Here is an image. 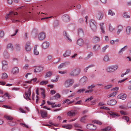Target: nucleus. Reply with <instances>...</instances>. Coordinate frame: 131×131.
<instances>
[{"instance_id": "obj_1", "label": "nucleus", "mask_w": 131, "mask_h": 131, "mask_svg": "<svg viewBox=\"0 0 131 131\" xmlns=\"http://www.w3.org/2000/svg\"><path fill=\"white\" fill-rule=\"evenodd\" d=\"M17 14L12 11H10L9 14H7L6 16V19L7 20L9 18L13 23L24 22L26 20L25 16L24 15H17Z\"/></svg>"}, {"instance_id": "obj_2", "label": "nucleus", "mask_w": 131, "mask_h": 131, "mask_svg": "<svg viewBox=\"0 0 131 131\" xmlns=\"http://www.w3.org/2000/svg\"><path fill=\"white\" fill-rule=\"evenodd\" d=\"M90 24L91 28L93 31H95L97 29L96 22L93 20H91L90 21Z\"/></svg>"}, {"instance_id": "obj_3", "label": "nucleus", "mask_w": 131, "mask_h": 131, "mask_svg": "<svg viewBox=\"0 0 131 131\" xmlns=\"http://www.w3.org/2000/svg\"><path fill=\"white\" fill-rule=\"evenodd\" d=\"M118 66L117 65L112 66L108 67L106 69L108 72H111L115 71L117 69Z\"/></svg>"}, {"instance_id": "obj_4", "label": "nucleus", "mask_w": 131, "mask_h": 131, "mask_svg": "<svg viewBox=\"0 0 131 131\" xmlns=\"http://www.w3.org/2000/svg\"><path fill=\"white\" fill-rule=\"evenodd\" d=\"M88 79L85 76H84L82 77L79 81V84L81 85H84L87 81Z\"/></svg>"}, {"instance_id": "obj_5", "label": "nucleus", "mask_w": 131, "mask_h": 131, "mask_svg": "<svg viewBox=\"0 0 131 131\" xmlns=\"http://www.w3.org/2000/svg\"><path fill=\"white\" fill-rule=\"evenodd\" d=\"M63 35L64 38L68 42H71L72 41V40L71 37L66 31L63 32Z\"/></svg>"}, {"instance_id": "obj_6", "label": "nucleus", "mask_w": 131, "mask_h": 131, "mask_svg": "<svg viewBox=\"0 0 131 131\" xmlns=\"http://www.w3.org/2000/svg\"><path fill=\"white\" fill-rule=\"evenodd\" d=\"M103 16L104 14L101 12L97 11L96 13L95 17L99 20H101L102 19Z\"/></svg>"}, {"instance_id": "obj_7", "label": "nucleus", "mask_w": 131, "mask_h": 131, "mask_svg": "<svg viewBox=\"0 0 131 131\" xmlns=\"http://www.w3.org/2000/svg\"><path fill=\"white\" fill-rule=\"evenodd\" d=\"M73 83V80L68 79L65 81L64 85L66 87H69L72 85Z\"/></svg>"}, {"instance_id": "obj_8", "label": "nucleus", "mask_w": 131, "mask_h": 131, "mask_svg": "<svg viewBox=\"0 0 131 131\" xmlns=\"http://www.w3.org/2000/svg\"><path fill=\"white\" fill-rule=\"evenodd\" d=\"M31 87L28 89V92H25V95L24 96V98L27 100H31L30 98L29 97L31 94V91L30 88Z\"/></svg>"}, {"instance_id": "obj_9", "label": "nucleus", "mask_w": 131, "mask_h": 131, "mask_svg": "<svg viewBox=\"0 0 131 131\" xmlns=\"http://www.w3.org/2000/svg\"><path fill=\"white\" fill-rule=\"evenodd\" d=\"M29 41H27L25 45V48L26 51H29L31 50V47Z\"/></svg>"}, {"instance_id": "obj_10", "label": "nucleus", "mask_w": 131, "mask_h": 131, "mask_svg": "<svg viewBox=\"0 0 131 131\" xmlns=\"http://www.w3.org/2000/svg\"><path fill=\"white\" fill-rule=\"evenodd\" d=\"M74 95L73 94H72L71 95L68 97L69 99L65 100L63 102L64 103H67L68 104H70L73 102V100L71 101V99L73 98V96Z\"/></svg>"}, {"instance_id": "obj_11", "label": "nucleus", "mask_w": 131, "mask_h": 131, "mask_svg": "<svg viewBox=\"0 0 131 131\" xmlns=\"http://www.w3.org/2000/svg\"><path fill=\"white\" fill-rule=\"evenodd\" d=\"M63 20L65 22H67L70 21V18L68 15L65 14L63 15L62 16Z\"/></svg>"}, {"instance_id": "obj_12", "label": "nucleus", "mask_w": 131, "mask_h": 131, "mask_svg": "<svg viewBox=\"0 0 131 131\" xmlns=\"http://www.w3.org/2000/svg\"><path fill=\"white\" fill-rule=\"evenodd\" d=\"M43 70V67L40 66H39L36 67L34 69V72L35 73H39L41 72Z\"/></svg>"}, {"instance_id": "obj_13", "label": "nucleus", "mask_w": 131, "mask_h": 131, "mask_svg": "<svg viewBox=\"0 0 131 131\" xmlns=\"http://www.w3.org/2000/svg\"><path fill=\"white\" fill-rule=\"evenodd\" d=\"M38 37L40 40H43L46 37L45 33L43 32L40 33L38 35Z\"/></svg>"}, {"instance_id": "obj_14", "label": "nucleus", "mask_w": 131, "mask_h": 131, "mask_svg": "<svg viewBox=\"0 0 131 131\" xmlns=\"http://www.w3.org/2000/svg\"><path fill=\"white\" fill-rule=\"evenodd\" d=\"M123 30V26L121 25H118L117 27V30L116 34L119 35Z\"/></svg>"}, {"instance_id": "obj_15", "label": "nucleus", "mask_w": 131, "mask_h": 131, "mask_svg": "<svg viewBox=\"0 0 131 131\" xmlns=\"http://www.w3.org/2000/svg\"><path fill=\"white\" fill-rule=\"evenodd\" d=\"M87 128L91 130H94L96 129V126L92 124H88L87 125Z\"/></svg>"}, {"instance_id": "obj_16", "label": "nucleus", "mask_w": 131, "mask_h": 131, "mask_svg": "<svg viewBox=\"0 0 131 131\" xmlns=\"http://www.w3.org/2000/svg\"><path fill=\"white\" fill-rule=\"evenodd\" d=\"M81 71V70L79 68H75L74 69V77H78Z\"/></svg>"}, {"instance_id": "obj_17", "label": "nucleus", "mask_w": 131, "mask_h": 131, "mask_svg": "<svg viewBox=\"0 0 131 131\" xmlns=\"http://www.w3.org/2000/svg\"><path fill=\"white\" fill-rule=\"evenodd\" d=\"M6 48L7 49L11 51H12L14 50L13 45L11 43H8L7 45Z\"/></svg>"}, {"instance_id": "obj_18", "label": "nucleus", "mask_w": 131, "mask_h": 131, "mask_svg": "<svg viewBox=\"0 0 131 131\" xmlns=\"http://www.w3.org/2000/svg\"><path fill=\"white\" fill-rule=\"evenodd\" d=\"M19 72V68L17 67L13 68L12 71V73L13 75H16Z\"/></svg>"}, {"instance_id": "obj_19", "label": "nucleus", "mask_w": 131, "mask_h": 131, "mask_svg": "<svg viewBox=\"0 0 131 131\" xmlns=\"http://www.w3.org/2000/svg\"><path fill=\"white\" fill-rule=\"evenodd\" d=\"M116 101L114 99H111L108 100L107 102L108 105H113L116 103Z\"/></svg>"}, {"instance_id": "obj_20", "label": "nucleus", "mask_w": 131, "mask_h": 131, "mask_svg": "<svg viewBox=\"0 0 131 131\" xmlns=\"http://www.w3.org/2000/svg\"><path fill=\"white\" fill-rule=\"evenodd\" d=\"M50 43L46 41H44L42 44V47L44 49H47L49 46Z\"/></svg>"}, {"instance_id": "obj_21", "label": "nucleus", "mask_w": 131, "mask_h": 131, "mask_svg": "<svg viewBox=\"0 0 131 131\" xmlns=\"http://www.w3.org/2000/svg\"><path fill=\"white\" fill-rule=\"evenodd\" d=\"M108 113L112 118L117 117L119 116L117 114L112 111L108 112Z\"/></svg>"}, {"instance_id": "obj_22", "label": "nucleus", "mask_w": 131, "mask_h": 131, "mask_svg": "<svg viewBox=\"0 0 131 131\" xmlns=\"http://www.w3.org/2000/svg\"><path fill=\"white\" fill-rule=\"evenodd\" d=\"M77 43L78 45L82 46L84 43V41L82 38H80L77 40Z\"/></svg>"}, {"instance_id": "obj_23", "label": "nucleus", "mask_w": 131, "mask_h": 131, "mask_svg": "<svg viewBox=\"0 0 131 131\" xmlns=\"http://www.w3.org/2000/svg\"><path fill=\"white\" fill-rule=\"evenodd\" d=\"M3 56L6 59H8L10 58V55L6 50H5L4 52Z\"/></svg>"}, {"instance_id": "obj_24", "label": "nucleus", "mask_w": 131, "mask_h": 131, "mask_svg": "<svg viewBox=\"0 0 131 131\" xmlns=\"http://www.w3.org/2000/svg\"><path fill=\"white\" fill-rule=\"evenodd\" d=\"M131 30V27L130 26H128L126 27L125 31L126 35H129L130 34Z\"/></svg>"}, {"instance_id": "obj_25", "label": "nucleus", "mask_w": 131, "mask_h": 131, "mask_svg": "<svg viewBox=\"0 0 131 131\" xmlns=\"http://www.w3.org/2000/svg\"><path fill=\"white\" fill-rule=\"evenodd\" d=\"M34 54L35 55H38L39 54V52L37 49V46L35 45L34 47L33 51Z\"/></svg>"}, {"instance_id": "obj_26", "label": "nucleus", "mask_w": 131, "mask_h": 131, "mask_svg": "<svg viewBox=\"0 0 131 131\" xmlns=\"http://www.w3.org/2000/svg\"><path fill=\"white\" fill-rule=\"evenodd\" d=\"M127 46H125L122 48L121 50L119 51L118 53L119 54H123V52L127 48Z\"/></svg>"}, {"instance_id": "obj_27", "label": "nucleus", "mask_w": 131, "mask_h": 131, "mask_svg": "<svg viewBox=\"0 0 131 131\" xmlns=\"http://www.w3.org/2000/svg\"><path fill=\"white\" fill-rule=\"evenodd\" d=\"M71 53V51L70 50H67L65 53L63 54V56L64 57H66L69 56Z\"/></svg>"}, {"instance_id": "obj_28", "label": "nucleus", "mask_w": 131, "mask_h": 131, "mask_svg": "<svg viewBox=\"0 0 131 131\" xmlns=\"http://www.w3.org/2000/svg\"><path fill=\"white\" fill-rule=\"evenodd\" d=\"M78 33L79 36H84V34L82 29H79L78 30Z\"/></svg>"}, {"instance_id": "obj_29", "label": "nucleus", "mask_w": 131, "mask_h": 131, "mask_svg": "<svg viewBox=\"0 0 131 131\" xmlns=\"http://www.w3.org/2000/svg\"><path fill=\"white\" fill-rule=\"evenodd\" d=\"M118 98L122 100H124L126 98V95L124 94H121L118 96Z\"/></svg>"}, {"instance_id": "obj_30", "label": "nucleus", "mask_w": 131, "mask_h": 131, "mask_svg": "<svg viewBox=\"0 0 131 131\" xmlns=\"http://www.w3.org/2000/svg\"><path fill=\"white\" fill-rule=\"evenodd\" d=\"M40 114L42 117L44 118L47 116V112L44 110L41 111H40Z\"/></svg>"}, {"instance_id": "obj_31", "label": "nucleus", "mask_w": 131, "mask_h": 131, "mask_svg": "<svg viewBox=\"0 0 131 131\" xmlns=\"http://www.w3.org/2000/svg\"><path fill=\"white\" fill-rule=\"evenodd\" d=\"M103 60L105 62H107L109 61L110 60V59L108 55H105L104 56Z\"/></svg>"}, {"instance_id": "obj_32", "label": "nucleus", "mask_w": 131, "mask_h": 131, "mask_svg": "<svg viewBox=\"0 0 131 131\" xmlns=\"http://www.w3.org/2000/svg\"><path fill=\"white\" fill-rule=\"evenodd\" d=\"M62 127L63 128L68 129H70L72 128V126L71 125H66L62 126Z\"/></svg>"}, {"instance_id": "obj_33", "label": "nucleus", "mask_w": 131, "mask_h": 131, "mask_svg": "<svg viewBox=\"0 0 131 131\" xmlns=\"http://www.w3.org/2000/svg\"><path fill=\"white\" fill-rule=\"evenodd\" d=\"M104 24V23H101L100 24V26L101 29V30H102V32L103 33H105V31L104 30V27L103 26Z\"/></svg>"}, {"instance_id": "obj_34", "label": "nucleus", "mask_w": 131, "mask_h": 131, "mask_svg": "<svg viewBox=\"0 0 131 131\" xmlns=\"http://www.w3.org/2000/svg\"><path fill=\"white\" fill-rule=\"evenodd\" d=\"M108 14L111 16H114L115 15V13L111 9H109L108 11Z\"/></svg>"}, {"instance_id": "obj_35", "label": "nucleus", "mask_w": 131, "mask_h": 131, "mask_svg": "<svg viewBox=\"0 0 131 131\" xmlns=\"http://www.w3.org/2000/svg\"><path fill=\"white\" fill-rule=\"evenodd\" d=\"M49 123L50 125L46 124L43 125H45V126H51V125H52L56 127H57V126H58V124H54V123H53V122H51V121L49 122Z\"/></svg>"}, {"instance_id": "obj_36", "label": "nucleus", "mask_w": 131, "mask_h": 131, "mask_svg": "<svg viewBox=\"0 0 131 131\" xmlns=\"http://www.w3.org/2000/svg\"><path fill=\"white\" fill-rule=\"evenodd\" d=\"M87 117L86 115H85L82 117L80 119V121L82 122H85L86 121V118Z\"/></svg>"}, {"instance_id": "obj_37", "label": "nucleus", "mask_w": 131, "mask_h": 131, "mask_svg": "<svg viewBox=\"0 0 131 131\" xmlns=\"http://www.w3.org/2000/svg\"><path fill=\"white\" fill-rule=\"evenodd\" d=\"M15 48L16 51H19L20 49V46L19 44H16L15 45Z\"/></svg>"}, {"instance_id": "obj_38", "label": "nucleus", "mask_w": 131, "mask_h": 131, "mask_svg": "<svg viewBox=\"0 0 131 131\" xmlns=\"http://www.w3.org/2000/svg\"><path fill=\"white\" fill-rule=\"evenodd\" d=\"M109 30L110 32H112L115 29V28L113 27L111 24H109L108 25Z\"/></svg>"}, {"instance_id": "obj_39", "label": "nucleus", "mask_w": 131, "mask_h": 131, "mask_svg": "<svg viewBox=\"0 0 131 131\" xmlns=\"http://www.w3.org/2000/svg\"><path fill=\"white\" fill-rule=\"evenodd\" d=\"M112 86L113 85L112 84H109L105 86L104 88L105 90H108L112 88Z\"/></svg>"}, {"instance_id": "obj_40", "label": "nucleus", "mask_w": 131, "mask_h": 131, "mask_svg": "<svg viewBox=\"0 0 131 131\" xmlns=\"http://www.w3.org/2000/svg\"><path fill=\"white\" fill-rule=\"evenodd\" d=\"M117 92L114 91L113 93H111L110 94L108 95L107 97L108 98H110L112 96H115L117 94Z\"/></svg>"}, {"instance_id": "obj_41", "label": "nucleus", "mask_w": 131, "mask_h": 131, "mask_svg": "<svg viewBox=\"0 0 131 131\" xmlns=\"http://www.w3.org/2000/svg\"><path fill=\"white\" fill-rule=\"evenodd\" d=\"M52 72L51 71H49L47 72L45 75V78L50 77L52 75Z\"/></svg>"}, {"instance_id": "obj_42", "label": "nucleus", "mask_w": 131, "mask_h": 131, "mask_svg": "<svg viewBox=\"0 0 131 131\" xmlns=\"http://www.w3.org/2000/svg\"><path fill=\"white\" fill-rule=\"evenodd\" d=\"M8 123L10 125L14 126L16 124V122L11 121H9L8 122Z\"/></svg>"}, {"instance_id": "obj_43", "label": "nucleus", "mask_w": 131, "mask_h": 131, "mask_svg": "<svg viewBox=\"0 0 131 131\" xmlns=\"http://www.w3.org/2000/svg\"><path fill=\"white\" fill-rule=\"evenodd\" d=\"M93 39L94 41L98 42L100 40V38L98 36H95L93 37Z\"/></svg>"}, {"instance_id": "obj_44", "label": "nucleus", "mask_w": 131, "mask_h": 131, "mask_svg": "<svg viewBox=\"0 0 131 131\" xmlns=\"http://www.w3.org/2000/svg\"><path fill=\"white\" fill-rule=\"evenodd\" d=\"M123 17L125 18H130V16L128 15L127 13L125 12L123 15Z\"/></svg>"}, {"instance_id": "obj_45", "label": "nucleus", "mask_w": 131, "mask_h": 131, "mask_svg": "<svg viewBox=\"0 0 131 131\" xmlns=\"http://www.w3.org/2000/svg\"><path fill=\"white\" fill-rule=\"evenodd\" d=\"M40 90L41 91V94L42 95V97L43 99L45 98V91L43 89L41 88H40Z\"/></svg>"}, {"instance_id": "obj_46", "label": "nucleus", "mask_w": 131, "mask_h": 131, "mask_svg": "<svg viewBox=\"0 0 131 131\" xmlns=\"http://www.w3.org/2000/svg\"><path fill=\"white\" fill-rule=\"evenodd\" d=\"M4 117L7 120H10V121H12L13 119V117L11 116L6 115Z\"/></svg>"}, {"instance_id": "obj_47", "label": "nucleus", "mask_w": 131, "mask_h": 131, "mask_svg": "<svg viewBox=\"0 0 131 131\" xmlns=\"http://www.w3.org/2000/svg\"><path fill=\"white\" fill-rule=\"evenodd\" d=\"M48 82V80H43L40 82V85H45L47 84Z\"/></svg>"}, {"instance_id": "obj_48", "label": "nucleus", "mask_w": 131, "mask_h": 131, "mask_svg": "<svg viewBox=\"0 0 131 131\" xmlns=\"http://www.w3.org/2000/svg\"><path fill=\"white\" fill-rule=\"evenodd\" d=\"M65 63H62L60 64L58 66V69H60L62 68L63 67L66 66Z\"/></svg>"}, {"instance_id": "obj_49", "label": "nucleus", "mask_w": 131, "mask_h": 131, "mask_svg": "<svg viewBox=\"0 0 131 131\" xmlns=\"http://www.w3.org/2000/svg\"><path fill=\"white\" fill-rule=\"evenodd\" d=\"M73 114L74 111H69L67 113V115L70 116H72Z\"/></svg>"}, {"instance_id": "obj_50", "label": "nucleus", "mask_w": 131, "mask_h": 131, "mask_svg": "<svg viewBox=\"0 0 131 131\" xmlns=\"http://www.w3.org/2000/svg\"><path fill=\"white\" fill-rule=\"evenodd\" d=\"M8 77L7 74L5 73H3L2 74V78L3 79H6Z\"/></svg>"}, {"instance_id": "obj_51", "label": "nucleus", "mask_w": 131, "mask_h": 131, "mask_svg": "<svg viewBox=\"0 0 131 131\" xmlns=\"http://www.w3.org/2000/svg\"><path fill=\"white\" fill-rule=\"evenodd\" d=\"M112 127L110 126H108L102 129V130L103 131H108L111 129Z\"/></svg>"}, {"instance_id": "obj_52", "label": "nucleus", "mask_w": 131, "mask_h": 131, "mask_svg": "<svg viewBox=\"0 0 131 131\" xmlns=\"http://www.w3.org/2000/svg\"><path fill=\"white\" fill-rule=\"evenodd\" d=\"M80 109V108L79 107L76 108L74 107V116L77 114L79 112L77 110H79Z\"/></svg>"}, {"instance_id": "obj_53", "label": "nucleus", "mask_w": 131, "mask_h": 131, "mask_svg": "<svg viewBox=\"0 0 131 131\" xmlns=\"http://www.w3.org/2000/svg\"><path fill=\"white\" fill-rule=\"evenodd\" d=\"M68 72V71L65 70L63 71H59L58 73L61 74H63L67 73Z\"/></svg>"}, {"instance_id": "obj_54", "label": "nucleus", "mask_w": 131, "mask_h": 131, "mask_svg": "<svg viewBox=\"0 0 131 131\" xmlns=\"http://www.w3.org/2000/svg\"><path fill=\"white\" fill-rule=\"evenodd\" d=\"M119 107L120 108L123 109H125L127 108L126 106L124 104L120 105Z\"/></svg>"}, {"instance_id": "obj_55", "label": "nucleus", "mask_w": 131, "mask_h": 131, "mask_svg": "<svg viewBox=\"0 0 131 131\" xmlns=\"http://www.w3.org/2000/svg\"><path fill=\"white\" fill-rule=\"evenodd\" d=\"M8 68L7 65H3L2 66V69L3 70L5 71L7 70Z\"/></svg>"}, {"instance_id": "obj_56", "label": "nucleus", "mask_w": 131, "mask_h": 131, "mask_svg": "<svg viewBox=\"0 0 131 131\" xmlns=\"http://www.w3.org/2000/svg\"><path fill=\"white\" fill-rule=\"evenodd\" d=\"M4 33L3 31H0V39L4 37Z\"/></svg>"}, {"instance_id": "obj_57", "label": "nucleus", "mask_w": 131, "mask_h": 131, "mask_svg": "<svg viewBox=\"0 0 131 131\" xmlns=\"http://www.w3.org/2000/svg\"><path fill=\"white\" fill-rule=\"evenodd\" d=\"M108 47V45H106L102 49V52H104Z\"/></svg>"}, {"instance_id": "obj_58", "label": "nucleus", "mask_w": 131, "mask_h": 131, "mask_svg": "<svg viewBox=\"0 0 131 131\" xmlns=\"http://www.w3.org/2000/svg\"><path fill=\"white\" fill-rule=\"evenodd\" d=\"M20 125L23 127H25L26 128H28V126L26 124L24 123H20Z\"/></svg>"}, {"instance_id": "obj_59", "label": "nucleus", "mask_w": 131, "mask_h": 131, "mask_svg": "<svg viewBox=\"0 0 131 131\" xmlns=\"http://www.w3.org/2000/svg\"><path fill=\"white\" fill-rule=\"evenodd\" d=\"M69 74L71 76H73L74 75V71L73 69L70 70L69 72Z\"/></svg>"}, {"instance_id": "obj_60", "label": "nucleus", "mask_w": 131, "mask_h": 131, "mask_svg": "<svg viewBox=\"0 0 131 131\" xmlns=\"http://www.w3.org/2000/svg\"><path fill=\"white\" fill-rule=\"evenodd\" d=\"M123 118L127 122L129 120V118L127 116H124L123 117Z\"/></svg>"}, {"instance_id": "obj_61", "label": "nucleus", "mask_w": 131, "mask_h": 131, "mask_svg": "<svg viewBox=\"0 0 131 131\" xmlns=\"http://www.w3.org/2000/svg\"><path fill=\"white\" fill-rule=\"evenodd\" d=\"M93 122L99 125H100L102 124V123H101V122L99 121L94 120L93 121Z\"/></svg>"}, {"instance_id": "obj_62", "label": "nucleus", "mask_w": 131, "mask_h": 131, "mask_svg": "<svg viewBox=\"0 0 131 131\" xmlns=\"http://www.w3.org/2000/svg\"><path fill=\"white\" fill-rule=\"evenodd\" d=\"M100 47V46L99 45H96L94 46V49L95 50H97Z\"/></svg>"}, {"instance_id": "obj_63", "label": "nucleus", "mask_w": 131, "mask_h": 131, "mask_svg": "<svg viewBox=\"0 0 131 131\" xmlns=\"http://www.w3.org/2000/svg\"><path fill=\"white\" fill-rule=\"evenodd\" d=\"M54 96L56 99L58 98H59L61 97L59 93H57L56 95Z\"/></svg>"}, {"instance_id": "obj_64", "label": "nucleus", "mask_w": 131, "mask_h": 131, "mask_svg": "<svg viewBox=\"0 0 131 131\" xmlns=\"http://www.w3.org/2000/svg\"><path fill=\"white\" fill-rule=\"evenodd\" d=\"M29 64H26L24 67V68L25 69L27 70L28 69L29 67Z\"/></svg>"}]
</instances>
